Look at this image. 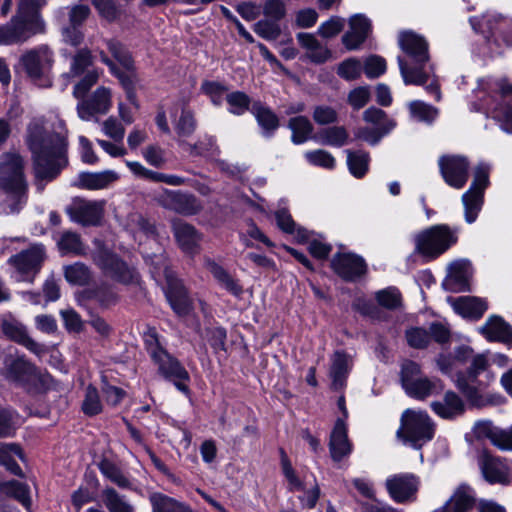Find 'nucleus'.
I'll return each instance as SVG.
<instances>
[{
    "label": "nucleus",
    "instance_id": "nucleus-16",
    "mask_svg": "<svg viewBox=\"0 0 512 512\" xmlns=\"http://www.w3.org/2000/svg\"><path fill=\"white\" fill-rule=\"evenodd\" d=\"M419 486V477L412 473L393 474L385 480L390 498L399 504L415 501Z\"/></svg>",
    "mask_w": 512,
    "mask_h": 512
},
{
    "label": "nucleus",
    "instance_id": "nucleus-9",
    "mask_svg": "<svg viewBox=\"0 0 512 512\" xmlns=\"http://www.w3.org/2000/svg\"><path fill=\"white\" fill-rule=\"evenodd\" d=\"M473 30L483 35L491 54H499L502 43L512 45V19L494 12L469 19Z\"/></svg>",
    "mask_w": 512,
    "mask_h": 512
},
{
    "label": "nucleus",
    "instance_id": "nucleus-51",
    "mask_svg": "<svg viewBox=\"0 0 512 512\" xmlns=\"http://www.w3.org/2000/svg\"><path fill=\"white\" fill-rule=\"evenodd\" d=\"M181 144L186 146L188 152L192 156L212 158L219 154V148L216 145V140L213 136L205 135L195 144H189L183 141H181Z\"/></svg>",
    "mask_w": 512,
    "mask_h": 512
},
{
    "label": "nucleus",
    "instance_id": "nucleus-55",
    "mask_svg": "<svg viewBox=\"0 0 512 512\" xmlns=\"http://www.w3.org/2000/svg\"><path fill=\"white\" fill-rule=\"evenodd\" d=\"M66 11H68L69 22L73 26H81L90 14V8L84 4H77L72 7L59 8L55 11L56 20L63 22Z\"/></svg>",
    "mask_w": 512,
    "mask_h": 512
},
{
    "label": "nucleus",
    "instance_id": "nucleus-49",
    "mask_svg": "<svg viewBox=\"0 0 512 512\" xmlns=\"http://www.w3.org/2000/svg\"><path fill=\"white\" fill-rule=\"evenodd\" d=\"M149 500L152 512H193L189 506L161 493H153Z\"/></svg>",
    "mask_w": 512,
    "mask_h": 512
},
{
    "label": "nucleus",
    "instance_id": "nucleus-50",
    "mask_svg": "<svg viewBox=\"0 0 512 512\" xmlns=\"http://www.w3.org/2000/svg\"><path fill=\"white\" fill-rule=\"evenodd\" d=\"M441 389L438 380H431L427 377H419L412 381L411 386H408L405 391L406 393L416 399H424Z\"/></svg>",
    "mask_w": 512,
    "mask_h": 512
},
{
    "label": "nucleus",
    "instance_id": "nucleus-2",
    "mask_svg": "<svg viewBox=\"0 0 512 512\" xmlns=\"http://www.w3.org/2000/svg\"><path fill=\"white\" fill-rule=\"evenodd\" d=\"M398 43L405 53V56L397 57L404 84L423 86L428 94L440 101V86L434 67L430 63L427 41L416 33L402 32Z\"/></svg>",
    "mask_w": 512,
    "mask_h": 512
},
{
    "label": "nucleus",
    "instance_id": "nucleus-52",
    "mask_svg": "<svg viewBox=\"0 0 512 512\" xmlns=\"http://www.w3.org/2000/svg\"><path fill=\"white\" fill-rule=\"evenodd\" d=\"M411 118L425 124H432L438 117V109L420 100L411 101L408 104Z\"/></svg>",
    "mask_w": 512,
    "mask_h": 512
},
{
    "label": "nucleus",
    "instance_id": "nucleus-47",
    "mask_svg": "<svg viewBox=\"0 0 512 512\" xmlns=\"http://www.w3.org/2000/svg\"><path fill=\"white\" fill-rule=\"evenodd\" d=\"M0 495L11 497L20 502L26 509L30 508L31 498L28 485L17 480L0 484Z\"/></svg>",
    "mask_w": 512,
    "mask_h": 512
},
{
    "label": "nucleus",
    "instance_id": "nucleus-30",
    "mask_svg": "<svg viewBox=\"0 0 512 512\" xmlns=\"http://www.w3.org/2000/svg\"><path fill=\"white\" fill-rule=\"evenodd\" d=\"M371 31V21L364 14H355L349 18V30L342 36L347 50L358 49Z\"/></svg>",
    "mask_w": 512,
    "mask_h": 512
},
{
    "label": "nucleus",
    "instance_id": "nucleus-43",
    "mask_svg": "<svg viewBox=\"0 0 512 512\" xmlns=\"http://www.w3.org/2000/svg\"><path fill=\"white\" fill-rule=\"evenodd\" d=\"M101 501L108 512H135V506L127 496L120 494L112 487L101 491Z\"/></svg>",
    "mask_w": 512,
    "mask_h": 512
},
{
    "label": "nucleus",
    "instance_id": "nucleus-6",
    "mask_svg": "<svg viewBox=\"0 0 512 512\" xmlns=\"http://www.w3.org/2000/svg\"><path fill=\"white\" fill-rule=\"evenodd\" d=\"M496 379L495 373L490 369V359L485 353L472 357L465 371H457L453 382L460 392L472 403H477L480 391L486 389Z\"/></svg>",
    "mask_w": 512,
    "mask_h": 512
},
{
    "label": "nucleus",
    "instance_id": "nucleus-4",
    "mask_svg": "<svg viewBox=\"0 0 512 512\" xmlns=\"http://www.w3.org/2000/svg\"><path fill=\"white\" fill-rule=\"evenodd\" d=\"M0 190L6 195L4 211L18 213L27 202L28 184L20 155L4 153L0 157Z\"/></svg>",
    "mask_w": 512,
    "mask_h": 512
},
{
    "label": "nucleus",
    "instance_id": "nucleus-28",
    "mask_svg": "<svg viewBox=\"0 0 512 512\" xmlns=\"http://www.w3.org/2000/svg\"><path fill=\"white\" fill-rule=\"evenodd\" d=\"M480 469L484 479L490 484L509 485L512 476L509 467L500 458L483 454L480 458Z\"/></svg>",
    "mask_w": 512,
    "mask_h": 512
},
{
    "label": "nucleus",
    "instance_id": "nucleus-23",
    "mask_svg": "<svg viewBox=\"0 0 512 512\" xmlns=\"http://www.w3.org/2000/svg\"><path fill=\"white\" fill-rule=\"evenodd\" d=\"M472 275L473 268L469 260H456L449 264L448 274L443 284L447 290L452 292L469 291Z\"/></svg>",
    "mask_w": 512,
    "mask_h": 512
},
{
    "label": "nucleus",
    "instance_id": "nucleus-21",
    "mask_svg": "<svg viewBox=\"0 0 512 512\" xmlns=\"http://www.w3.org/2000/svg\"><path fill=\"white\" fill-rule=\"evenodd\" d=\"M281 466L283 474L288 482V488L290 491H302L303 495L299 496V500L303 507L313 508L315 507L319 496L320 489L316 483L307 487L296 475L291 462L289 461L284 450H281Z\"/></svg>",
    "mask_w": 512,
    "mask_h": 512
},
{
    "label": "nucleus",
    "instance_id": "nucleus-56",
    "mask_svg": "<svg viewBox=\"0 0 512 512\" xmlns=\"http://www.w3.org/2000/svg\"><path fill=\"white\" fill-rule=\"evenodd\" d=\"M60 252L65 254L83 255L85 254V248L81 241L80 236L77 233L66 231L61 234L57 241Z\"/></svg>",
    "mask_w": 512,
    "mask_h": 512
},
{
    "label": "nucleus",
    "instance_id": "nucleus-44",
    "mask_svg": "<svg viewBox=\"0 0 512 512\" xmlns=\"http://www.w3.org/2000/svg\"><path fill=\"white\" fill-rule=\"evenodd\" d=\"M15 457L23 459V452L15 443L0 442V466H4L10 473L22 477V469L15 461Z\"/></svg>",
    "mask_w": 512,
    "mask_h": 512
},
{
    "label": "nucleus",
    "instance_id": "nucleus-29",
    "mask_svg": "<svg viewBox=\"0 0 512 512\" xmlns=\"http://www.w3.org/2000/svg\"><path fill=\"white\" fill-rule=\"evenodd\" d=\"M474 432L478 438H487L502 451L512 450V427L502 429L493 425L490 421H479L474 426Z\"/></svg>",
    "mask_w": 512,
    "mask_h": 512
},
{
    "label": "nucleus",
    "instance_id": "nucleus-5",
    "mask_svg": "<svg viewBox=\"0 0 512 512\" xmlns=\"http://www.w3.org/2000/svg\"><path fill=\"white\" fill-rule=\"evenodd\" d=\"M496 379L495 373L490 369V359L485 353L472 357L465 371H457L453 382L460 392L472 403H477L480 391L486 389Z\"/></svg>",
    "mask_w": 512,
    "mask_h": 512
},
{
    "label": "nucleus",
    "instance_id": "nucleus-26",
    "mask_svg": "<svg viewBox=\"0 0 512 512\" xmlns=\"http://www.w3.org/2000/svg\"><path fill=\"white\" fill-rule=\"evenodd\" d=\"M110 106V90L105 87H99L88 100H81L78 103L77 113L82 120L89 121L95 114L107 113Z\"/></svg>",
    "mask_w": 512,
    "mask_h": 512
},
{
    "label": "nucleus",
    "instance_id": "nucleus-20",
    "mask_svg": "<svg viewBox=\"0 0 512 512\" xmlns=\"http://www.w3.org/2000/svg\"><path fill=\"white\" fill-rule=\"evenodd\" d=\"M0 330L10 340L24 346L37 356L45 352V346L32 339L27 328L11 314L0 317Z\"/></svg>",
    "mask_w": 512,
    "mask_h": 512
},
{
    "label": "nucleus",
    "instance_id": "nucleus-22",
    "mask_svg": "<svg viewBox=\"0 0 512 512\" xmlns=\"http://www.w3.org/2000/svg\"><path fill=\"white\" fill-rule=\"evenodd\" d=\"M157 202L164 207L180 214L193 215L200 210L195 196L180 191L163 189L157 196Z\"/></svg>",
    "mask_w": 512,
    "mask_h": 512
},
{
    "label": "nucleus",
    "instance_id": "nucleus-34",
    "mask_svg": "<svg viewBox=\"0 0 512 512\" xmlns=\"http://www.w3.org/2000/svg\"><path fill=\"white\" fill-rule=\"evenodd\" d=\"M329 448L335 461H340L351 453L352 445L348 440L347 424L344 419L336 420L331 432Z\"/></svg>",
    "mask_w": 512,
    "mask_h": 512
},
{
    "label": "nucleus",
    "instance_id": "nucleus-60",
    "mask_svg": "<svg viewBox=\"0 0 512 512\" xmlns=\"http://www.w3.org/2000/svg\"><path fill=\"white\" fill-rule=\"evenodd\" d=\"M65 279L73 285H85L90 280L89 268L80 262L64 267Z\"/></svg>",
    "mask_w": 512,
    "mask_h": 512
},
{
    "label": "nucleus",
    "instance_id": "nucleus-32",
    "mask_svg": "<svg viewBox=\"0 0 512 512\" xmlns=\"http://www.w3.org/2000/svg\"><path fill=\"white\" fill-rule=\"evenodd\" d=\"M172 229L174 237L184 253L189 255L197 253L200 235L192 225L181 220H174Z\"/></svg>",
    "mask_w": 512,
    "mask_h": 512
},
{
    "label": "nucleus",
    "instance_id": "nucleus-27",
    "mask_svg": "<svg viewBox=\"0 0 512 512\" xmlns=\"http://www.w3.org/2000/svg\"><path fill=\"white\" fill-rule=\"evenodd\" d=\"M333 270L345 280H355L366 272L364 259L353 253H338L331 262Z\"/></svg>",
    "mask_w": 512,
    "mask_h": 512
},
{
    "label": "nucleus",
    "instance_id": "nucleus-63",
    "mask_svg": "<svg viewBox=\"0 0 512 512\" xmlns=\"http://www.w3.org/2000/svg\"><path fill=\"white\" fill-rule=\"evenodd\" d=\"M363 70L361 62L356 58H348L341 62L337 68V74L348 81L360 77Z\"/></svg>",
    "mask_w": 512,
    "mask_h": 512
},
{
    "label": "nucleus",
    "instance_id": "nucleus-59",
    "mask_svg": "<svg viewBox=\"0 0 512 512\" xmlns=\"http://www.w3.org/2000/svg\"><path fill=\"white\" fill-rule=\"evenodd\" d=\"M92 54L87 48L80 49L72 58L71 67L69 73L65 74L64 77H78L86 73L88 68L92 65Z\"/></svg>",
    "mask_w": 512,
    "mask_h": 512
},
{
    "label": "nucleus",
    "instance_id": "nucleus-35",
    "mask_svg": "<svg viewBox=\"0 0 512 512\" xmlns=\"http://www.w3.org/2000/svg\"><path fill=\"white\" fill-rule=\"evenodd\" d=\"M479 331L488 341H497L512 347V327L501 317L491 316Z\"/></svg>",
    "mask_w": 512,
    "mask_h": 512
},
{
    "label": "nucleus",
    "instance_id": "nucleus-37",
    "mask_svg": "<svg viewBox=\"0 0 512 512\" xmlns=\"http://www.w3.org/2000/svg\"><path fill=\"white\" fill-rule=\"evenodd\" d=\"M117 179V173L112 170L97 173L82 172L78 175L73 185L81 189L101 190L107 188Z\"/></svg>",
    "mask_w": 512,
    "mask_h": 512
},
{
    "label": "nucleus",
    "instance_id": "nucleus-25",
    "mask_svg": "<svg viewBox=\"0 0 512 512\" xmlns=\"http://www.w3.org/2000/svg\"><path fill=\"white\" fill-rule=\"evenodd\" d=\"M188 103L189 99L183 98L175 102L170 110L174 129L179 138L189 137L196 130L197 123Z\"/></svg>",
    "mask_w": 512,
    "mask_h": 512
},
{
    "label": "nucleus",
    "instance_id": "nucleus-46",
    "mask_svg": "<svg viewBox=\"0 0 512 512\" xmlns=\"http://www.w3.org/2000/svg\"><path fill=\"white\" fill-rule=\"evenodd\" d=\"M275 218L278 227L285 233L293 234L297 242L304 243L309 240V232L305 228L296 227V223L286 209H278Z\"/></svg>",
    "mask_w": 512,
    "mask_h": 512
},
{
    "label": "nucleus",
    "instance_id": "nucleus-24",
    "mask_svg": "<svg viewBox=\"0 0 512 512\" xmlns=\"http://www.w3.org/2000/svg\"><path fill=\"white\" fill-rule=\"evenodd\" d=\"M5 375L8 379L26 385L39 377L37 368L23 356H8L4 362Z\"/></svg>",
    "mask_w": 512,
    "mask_h": 512
},
{
    "label": "nucleus",
    "instance_id": "nucleus-45",
    "mask_svg": "<svg viewBox=\"0 0 512 512\" xmlns=\"http://www.w3.org/2000/svg\"><path fill=\"white\" fill-rule=\"evenodd\" d=\"M251 112L261 127L262 134L265 137H271L279 126V121L276 114L269 108L263 106L261 103H254L252 105Z\"/></svg>",
    "mask_w": 512,
    "mask_h": 512
},
{
    "label": "nucleus",
    "instance_id": "nucleus-11",
    "mask_svg": "<svg viewBox=\"0 0 512 512\" xmlns=\"http://www.w3.org/2000/svg\"><path fill=\"white\" fill-rule=\"evenodd\" d=\"M144 258L152 266L151 273L153 277H165L167 282L165 293L172 309L180 316L187 315L192 308L191 299L182 282L176 279L168 269L165 257L162 254H144Z\"/></svg>",
    "mask_w": 512,
    "mask_h": 512
},
{
    "label": "nucleus",
    "instance_id": "nucleus-54",
    "mask_svg": "<svg viewBox=\"0 0 512 512\" xmlns=\"http://www.w3.org/2000/svg\"><path fill=\"white\" fill-rule=\"evenodd\" d=\"M288 127L292 131V142L294 144H302L306 142L313 131L311 122L304 116L291 118L289 120Z\"/></svg>",
    "mask_w": 512,
    "mask_h": 512
},
{
    "label": "nucleus",
    "instance_id": "nucleus-17",
    "mask_svg": "<svg viewBox=\"0 0 512 512\" xmlns=\"http://www.w3.org/2000/svg\"><path fill=\"white\" fill-rule=\"evenodd\" d=\"M104 200H86L75 198L66 208L71 221L82 226L99 225L104 215Z\"/></svg>",
    "mask_w": 512,
    "mask_h": 512
},
{
    "label": "nucleus",
    "instance_id": "nucleus-1",
    "mask_svg": "<svg viewBox=\"0 0 512 512\" xmlns=\"http://www.w3.org/2000/svg\"><path fill=\"white\" fill-rule=\"evenodd\" d=\"M27 144L34 160L35 186L42 192L45 184L68 164L64 123L52 124L43 117L33 118L27 127Z\"/></svg>",
    "mask_w": 512,
    "mask_h": 512
},
{
    "label": "nucleus",
    "instance_id": "nucleus-31",
    "mask_svg": "<svg viewBox=\"0 0 512 512\" xmlns=\"http://www.w3.org/2000/svg\"><path fill=\"white\" fill-rule=\"evenodd\" d=\"M352 365L353 360L348 353L344 351H335L333 353L329 375L335 390H341L345 387Z\"/></svg>",
    "mask_w": 512,
    "mask_h": 512
},
{
    "label": "nucleus",
    "instance_id": "nucleus-18",
    "mask_svg": "<svg viewBox=\"0 0 512 512\" xmlns=\"http://www.w3.org/2000/svg\"><path fill=\"white\" fill-rule=\"evenodd\" d=\"M158 368V373L166 380L173 382L175 387L184 394H189L187 383L190 376L185 367L172 356L167 350L160 353L156 358L152 359Z\"/></svg>",
    "mask_w": 512,
    "mask_h": 512
},
{
    "label": "nucleus",
    "instance_id": "nucleus-3",
    "mask_svg": "<svg viewBox=\"0 0 512 512\" xmlns=\"http://www.w3.org/2000/svg\"><path fill=\"white\" fill-rule=\"evenodd\" d=\"M475 93L479 100L475 109L491 115L503 131L512 134V85L505 80L480 79Z\"/></svg>",
    "mask_w": 512,
    "mask_h": 512
},
{
    "label": "nucleus",
    "instance_id": "nucleus-19",
    "mask_svg": "<svg viewBox=\"0 0 512 512\" xmlns=\"http://www.w3.org/2000/svg\"><path fill=\"white\" fill-rule=\"evenodd\" d=\"M444 181L455 189H461L468 180L469 162L466 157L445 155L438 160Z\"/></svg>",
    "mask_w": 512,
    "mask_h": 512
},
{
    "label": "nucleus",
    "instance_id": "nucleus-58",
    "mask_svg": "<svg viewBox=\"0 0 512 512\" xmlns=\"http://www.w3.org/2000/svg\"><path fill=\"white\" fill-rule=\"evenodd\" d=\"M99 470L107 479L120 488L127 489L131 487L128 477L115 464L108 460L99 463Z\"/></svg>",
    "mask_w": 512,
    "mask_h": 512
},
{
    "label": "nucleus",
    "instance_id": "nucleus-48",
    "mask_svg": "<svg viewBox=\"0 0 512 512\" xmlns=\"http://www.w3.org/2000/svg\"><path fill=\"white\" fill-rule=\"evenodd\" d=\"M100 59L104 64H106L109 67L110 72L116 77H118L123 88L126 91L128 101L132 105L137 107L138 105L136 100L135 83L133 77L130 74L119 71L116 65L109 59V57L103 51L100 52Z\"/></svg>",
    "mask_w": 512,
    "mask_h": 512
},
{
    "label": "nucleus",
    "instance_id": "nucleus-39",
    "mask_svg": "<svg viewBox=\"0 0 512 512\" xmlns=\"http://www.w3.org/2000/svg\"><path fill=\"white\" fill-rule=\"evenodd\" d=\"M455 313L464 318L479 319L487 310L486 303L475 297H459L451 301Z\"/></svg>",
    "mask_w": 512,
    "mask_h": 512
},
{
    "label": "nucleus",
    "instance_id": "nucleus-12",
    "mask_svg": "<svg viewBox=\"0 0 512 512\" xmlns=\"http://www.w3.org/2000/svg\"><path fill=\"white\" fill-rule=\"evenodd\" d=\"M457 234V229H451L446 224L433 225L414 235L415 252L435 259L456 244Z\"/></svg>",
    "mask_w": 512,
    "mask_h": 512
},
{
    "label": "nucleus",
    "instance_id": "nucleus-33",
    "mask_svg": "<svg viewBox=\"0 0 512 512\" xmlns=\"http://www.w3.org/2000/svg\"><path fill=\"white\" fill-rule=\"evenodd\" d=\"M475 502L474 490L468 485H460L446 503L433 512H468Z\"/></svg>",
    "mask_w": 512,
    "mask_h": 512
},
{
    "label": "nucleus",
    "instance_id": "nucleus-13",
    "mask_svg": "<svg viewBox=\"0 0 512 512\" xmlns=\"http://www.w3.org/2000/svg\"><path fill=\"white\" fill-rule=\"evenodd\" d=\"M490 165L479 163L474 171L470 188L462 195L464 218L468 224L476 221L484 204V192L489 185Z\"/></svg>",
    "mask_w": 512,
    "mask_h": 512
},
{
    "label": "nucleus",
    "instance_id": "nucleus-36",
    "mask_svg": "<svg viewBox=\"0 0 512 512\" xmlns=\"http://www.w3.org/2000/svg\"><path fill=\"white\" fill-rule=\"evenodd\" d=\"M297 40L302 48L306 50L307 58L315 63L322 64L332 57L331 51L323 45L313 34L299 33Z\"/></svg>",
    "mask_w": 512,
    "mask_h": 512
},
{
    "label": "nucleus",
    "instance_id": "nucleus-8",
    "mask_svg": "<svg viewBox=\"0 0 512 512\" xmlns=\"http://www.w3.org/2000/svg\"><path fill=\"white\" fill-rule=\"evenodd\" d=\"M54 52L48 44H40L26 49L19 57V66L27 77L39 87L52 85Z\"/></svg>",
    "mask_w": 512,
    "mask_h": 512
},
{
    "label": "nucleus",
    "instance_id": "nucleus-62",
    "mask_svg": "<svg viewBox=\"0 0 512 512\" xmlns=\"http://www.w3.org/2000/svg\"><path fill=\"white\" fill-rule=\"evenodd\" d=\"M345 19L339 16H332L327 21L320 24L317 29L319 36L330 39L337 36L345 26Z\"/></svg>",
    "mask_w": 512,
    "mask_h": 512
},
{
    "label": "nucleus",
    "instance_id": "nucleus-61",
    "mask_svg": "<svg viewBox=\"0 0 512 512\" xmlns=\"http://www.w3.org/2000/svg\"><path fill=\"white\" fill-rule=\"evenodd\" d=\"M226 101L229 106V112L235 115H242L250 106V98L247 94L241 91H235L227 94Z\"/></svg>",
    "mask_w": 512,
    "mask_h": 512
},
{
    "label": "nucleus",
    "instance_id": "nucleus-41",
    "mask_svg": "<svg viewBox=\"0 0 512 512\" xmlns=\"http://www.w3.org/2000/svg\"><path fill=\"white\" fill-rule=\"evenodd\" d=\"M205 265L222 288L236 297L241 296L243 293L242 286L221 265L210 259L206 260Z\"/></svg>",
    "mask_w": 512,
    "mask_h": 512
},
{
    "label": "nucleus",
    "instance_id": "nucleus-10",
    "mask_svg": "<svg viewBox=\"0 0 512 512\" xmlns=\"http://www.w3.org/2000/svg\"><path fill=\"white\" fill-rule=\"evenodd\" d=\"M2 45H22L36 35L46 33V23L42 15L30 17L17 9L9 22L0 25Z\"/></svg>",
    "mask_w": 512,
    "mask_h": 512
},
{
    "label": "nucleus",
    "instance_id": "nucleus-42",
    "mask_svg": "<svg viewBox=\"0 0 512 512\" xmlns=\"http://www.w3.org/2000/svg\"><path fill=\"white\" fill-rule=\"evenodd\" d=\"M205 265L222 288L236 297L241 296L243 293L242 286L221 265L210 259L206 260Z\"/></svg>",
    "mask_w": 512,
    "mask_h": 512
},
{
    "label": "nucleus",
    "instance_id": "nucleus-57",
    "mask_svg": "<svg viewBox=\"0 0 512 512\" xmlns=\"http://www.w3.org/2000/svg\"><path fill=\"white\" fill-rule=\"evenodd\" d=\"M363 118L366 122L375 125L383 133H389L396 125L392 119L387 117L383 110L376 107H370L365 110Z\"/></svg>",
    "mask_w": 512,
    "mask_h": 512
},
{
    "label": "nucleus",
    "instance_id": "nucleus-7",
    "mask_svg": "<svg viewBox=\"0 0 512 512\" xmlns=\"http://www.w3.org/2000/svg\"><path fill=\"white\" fill-rule=\"evenodd\" d=\"M434 434L435 426L427 412L406 409L402 413L396 435L404 445L420 449L433 439Z\"/></svg>",
    "mask_w": 512,
    "mask_h": 512
},
{
    "label": "nucleus",
    "instance_id": "nucleus-15",
    "mask_svg": "<svg viewBox=\"0 0 512 512\" xmlns=\"http://www.w3.org/2000/svg\"><path fill=\"white\" fill-rule=\"evenodd\" d=\"M95 250L93 260L103 272L121 283H130L135 280V272L122 262L115 254L110 252L101 240H94Z\"/></svg>",
    "mask_w": 512,
    "mask_h": 512
},
{
    "label": "nucleus",
    "instance_id": "nucleus-64",
    "mask_svg": "<svg viewBox=\"0 0 512 512\" xmlns=\"http://www.w3.org/2000/svg\"><path fill=\"white\" fill-rule=\"evenodd\" d=\"M82 410L88 416H94L102 411V404L98 391L93 386H88L85 393V398L82 403Z\"/></svg>",
    "mask_w": 512,
    "mask_h": 512
},
{
    "label": "nucleus",
    "instance_id": "nucleus-38",
    "mask_svg": "<svg viewBox=\"0 0 512 512\" xmlns=\"http://www.w3.org/2000/svg\"><path fill=\"white\" fill-rule=\"evenodd\" d=\"M475 356L473 354V349L469 346L462 345L454 350V356L448 355H440L437 359V364L439 369L444 373L451 377L453 380V376L457 370V364H465L470 363L472 361V357Z\"/></svg>",
    "mask_w": 512,
    "mask_h": 512
},
{
    "label": "nucleus",
    "instance_id": "nucleus-53",
    "mask_svg": "<svg viewBox=\"0 0 512 512\" xmlns=\"http://www.w3.org/2000/svg\"><path fill=\"white\" fill-rule=\"evenodd\" d=\"M370 157L363 150L350 151L347 150V165L350 173L356 178L365 176L369 169Z\"/></svg>",
    "mask_w": 512,
    "mask_h": 512
},
{
    "label": "nucleus",
    "instance_id": "nucleus-40",
    "mask_svg": "<svg viewBox=\"0 0 512 512\" xmlns=\"http://www.w3.org/2000/svg\"><path fill=\"white\" fill-rule=\"evenodd\" d=\"M431 408L441 418L451 419L464 412V403L455 392L448 391L443 401L432 402Z\"/></svg>",
    "mask_w": 512,
    "mask_h": 512
},
{
    "label": "nucleus",
    "instance_id": "nucleus-14",
    "mask_svg": "<svg viewBox=\"0 0 512 512\" xmlns=\"http://www.w3.org/2000/svg\"><path fill=\"white\" fill-rule=\"evenodd\" d=\"M45 258V248L42 244L32 245L9 258L8 263L14 269L13 277L17 281L32 282L39 272Z\"/></svg>",
    "mask_w": 512,
    "mask_h": 512
}]
</instances>
